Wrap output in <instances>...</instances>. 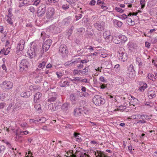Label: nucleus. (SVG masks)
Here are the masks:
<instances>
[{
    "mask_svg": "<svg viewBox=\"0 0 157 157\" xmlns=\"http://www.w3.org/2000/svg\"><path fill=\"white\" fill-rule=\"evenodd\" d=\"M40 2V0H35L33 5L37 6L39 5Z\"/></svg>",
    "mask_w": 157,
    "mask_h": 157,
    "instance_id": "51",
    "label": "nucleus"
},
{
    "mask_svg": "<svg viewBox=\"0 0 157 157\" xmlns=\"http://www.w3.org/2000/svg\"><path fill=\"white\" fill-rule=\"evenodd\" d=\"M121 18H122V19H125L127 18L128 16L125 14H123L121 15Z\"/></svg>",
    "mask_w": 157,
    "mask_h": 157,
    "instance_id": "63",
    "label": "nucleus"
},
{
    "mask_svg": "<svg viewBox=\"0 0 157 157\" xmlns=\"http://www.w3.org/2000/svg\"><path fill=\"white\" fill-rule=\"evenodd\" d=\"M80 94V97H86L89 95V94L88 93L85 91V92H79Z\"/></svg>",
    "mask_w": 157,
    "mask_h": 157,
    "instance_id": "32",
    "label": "nucleus"
},
{
    "mask_svg": "<svg viewBox=\"0 0 157 157\" xmlns=\"http://www.w3.org/2000/svg\"><path fill=\"white\" fill-rule=\"evenodd\" d=\"M96 157H106L104 153L101 151L96 150L94 153Z\"/></svg>",
    "mask_w": 157,
    "mask_h": 157,
    "instance_id": "18",
    "label": "nucleus"
},
{
    "mask_svg": "<svg viewBox=\"0 0 157 157\" xmlns=\"http://www.w3.org/2000/svg\"><path fill=\"white\" fill-rule=\"evenodd\" d=\"M128 46L129 50L131 51H133L137 47L136 44L131 41H130L128 43Z\"/></svg>",
    "mask_w": 157,
    "mask_h": 157,
    "instance_id": "15",
    "label": "nucleus"
},
{
    "mask_svg": "<svg viewBox=\"0 0 157 157\" xmlns=\"http://www.w3.org/2000/svg\"><path fill=\"white\" fill-rule=\"evenodd\" d=\"M127 73L128 75L130 78H133L135 76V71L132 65L131 64L127 71Z\"/></svg>",
    "mask_w": 157,
    "mask_h": 157,
    "instance_id": "7",
    "label": "nucleus"
},
{
    "mask_svg": "<svg viewBox=\"0 0 157 157\" xmlns=\"http://www.w3.org/2000/svg\"><path fill=\"white\" fill-rule=\"evenodd\" d=\"M147 77L148 78L152 81H155L156 80L155 76L153 74H150L149 73L148 74Z\"/></svg>",
    "mask_w": 157,
    "mask_h": 157,
    "instance_id": "29",
    "label": "nucleus"
},
{
    "mask_svg": "<svg viewBox=\"0 0 157 157\" xmlns=\"http://www.w3.org/2000/svg\"><path fill=\"white\" fill-rule=\"evenodd\" d=\"M113 22L114 26L116 27H121L123 24L121 21L116 19L113 20Z\"/></svg>",
    "mask_w": 157,
    "mask_h": 157,
    "instance_id": "19",
    "label": "nucleus"
},
{
    "mask_svg": "<svg viewBox=\"0 0 157 157\" xmlns=\"http://www.w3.org/2000/svg\"><path fill=\"white\" fill-rule=\"evenodd\" d=\"M29 64V63L27 60L26 59L22 60L20 64L19 71L22 72L27 70Z\"/></svg>",
    "mask_w": 157,
    "mask_h": 157,
    "instance_id": "1",
    "label": "nucleus"
},
{
    "mask_svg": "<svg viewBox=\"0 0 157 157\" xmlns=\"http://www.w3.org/2000/svg\"><path fill=\"white\" fill-rule=\"evenodd\" d=\"M29 10L30 11L33 13L35 12V9L33 6H30L29 8Z\"/></svg>",
    "mask_w": 157,
    "mask_h": 157,
    "instance_id": "47",
    "label": "nucleus"
},
{
    "mask_svg": "<svg viewBox=\"0 0 157 157\" xmlns=\"http://www.w3.org/2000/svg\"><path fill=\"white\" fill-rule=\"evenodd\" d=\"M46 119L44 117H41L40 119H39V120H38V119L36 120H35V121H36V122H39L41 123H43L45 122V121H46Z\"/></svg>",
    "mask_w": 157,
    "mask_h": 157,
    "instance_id": "35",
    "label": "nucleus"
},
{
    "mask_svg": "<svg viewBox=\"0 0 157 157\" xmlns=\"http://www.w3.org/2000/svg\"><path fill=\"white\" fill-rule=\"evenodd\" d=\"M18 132H17L16 133L17 136L19 135H24V134L25 132V131H23L21 130H18Z\"/></svg>",
    "mask_w": 157,
    "mask_h": 157,
    "instance_id": "45",
    "label": "nucleus"
},
{
    "mask_svg": "<svg viewBox=\"0 0 157 157\" xmlns=\"http://www.w3.org/2000/svg\"><path fill=\"white\" fill-rule=\"evenodd\" d=\"M147 87V84L146 83H144L142 86H140L139 88V90L140 91L144 90Z\"/></svg>",
    "mask_w": 157,
    "mask_h": 157,
    "instance_id": "39",
    "label": "nucleus"
},
{
    "mask_svg": "<svg viewBox=\"0 0 157 157\" xmlns=\"http://www.w3.org/2000/svg\"><path fill=\"white\" fill-rule=\"evenodd\" d=\"M7 21L8 23L11 25L13 24V17H8Z\"/></svg>",
    "mask_w": 157,
    "mask_h": 157,
    "instance_id": "42",
    "label": "nucleus"
},
{
    "mask_svg": "<svg viewBox=\"0 0 157 157\" xmlns=\"http://www.w3.org/2000/svg\"><path fill=\"white\" fill-rule=\"evenodd\" d=\"M119 37L121 41V42H124L127 40V38L124 35H120Z\"/></svg>",
    "mask_w": 157,
    "mask_h": 157,
    "instance_id": "30",
    "label": "nucleus"
},
{
    "mask_svg": "<svg viewBox=\"0 0 157 157\" xmlns=\"http://www.w3.org/2000/svg\"><path fill=\"white\" fill-rule=\"evenodd\" d=\"M2 85L4 87L10 89L12 88L13 85L12 82L7 81L3 82Z\"/></svg>",
    "mask_w": 157,
    "mask_h": 157,
    "instance_id": "13",
    "label": "nucleus"
},
{
    "mask_svg": "<svg viewBox=\"0 0 157 157\" xmlns=\"http://www.w3.org/2000/svg\"><path fill=\"white\" fill-rule=\"evenodd\" d=\"M21 97L25 98H28L30 96V91L23 92L21 94Z\"/></svg>",
    "mask_w": 157,
    "mask_h": 157,
    "instance_id": "25",
    "label": "nucleus"
},
{
    "mask_svg": "<svg viewBox=\"0 0 157 157\" xmlns=\"http://www.w3.org/2000/svg\"><path fill=\"white\" fill-rule=\"evenodd\" d=\"M79 133L75 132L74 133V136L75 138L76 141L78 142H81L82 141L81 137L79 136L80 135Z\"/></svg>",
    "mask_w": 157,
    "mask_h": 157,
    "instance_id": "21",
    "label": "nucleus"
},
{
    "mask_svg": "<svg viewBox=\"0 0 157 157\" xmlns=\"http://www.w3.org/2000/svg\"><path fill=\"white\" fill-rule=\"evenodd\" d=\"M127 21L128 24L129 25H133L135 24L134 21H132L130 18H128Z\"/></svg>",
    "mask_w": 157,
    "mask_h": 157,
    "instance_id": "33",
    "label": "nucleus"
},
{
    "mask_svg": "<svg viewBox=\"0 0 157 157\" xmlns=\"http://www.w3.org/2000/svg\"><path fill=\"white\" fill-rule=\"evenodd\" d=\"M58 26L57 25H52L50 26V29L55 33H59L60 32V29Z\"/></svg>",
    "mask_w": 157,
    "mask_h": 157,
    "instance_id": "12",
    "label": "nucleus"
},
{
    "mask_svg": "<svg viewBox=\"0 0 157 157\" xmlns=\"http://www.w3.org/2000/svg\"><path fill=\"white\" fill-rule=\"evenodd\" d=\"M35 50V48L34 47L33 48L32 47L30 48V50L29 51V55L30 58L32 59L36 56V53Z\"/></svg>",
    "mask_w": 157,
    "mask_h": 157,
    "instance_id": "14",
    "label": "nucleus"
},
{
    "mask_svg": "<svg viewBox=\"0 0 157 157\" xmlns=\"http://www.w3.org/2000/svg\"><path fill=\"white\" fill-rule=\"evenodd\" d=\"M143 120H139L138 122H137V123H146V121H145L144 120V118H141Z\"/></svg>",
    "mask_w": 157,
    "mask_h": 157,
    "instance_id": "61",
    "label": "nucleus"
},
{
    "mask_svg": "<svg viewBox=\"0 0 157 157\" xmlns=\"http://www.w3.org/2000/svg\"><path fill=\"white\" fill-rule=\"evenodd\" d=\"M6 105V104L4 103H0V109L3 108Z\"/></svg>",
    "mask_w": 157,
    "mask_h": 157,
    "instance_id": "60",
    "label": "nucleus"
},
{
    "mask_svg": "<svg viewBox=\"0 0 157 157\" xmlns=\"http://www.w3.org/2000/svg\"><path fill=\"white\" fill-rule=\"evenodd\" d=\"M145 46L147 48H149L150 46V44L148 42H146L145 43Z\"/></svg>",
    "mask_w": 157,
    "mask_h": 157,
    "instance_id": "64",
    "label": "nucleus"
},
{
    "mask_svg": "<svg viewBox=\"0 0 157 157\" xmlns=\"http://www.w3.org/2000/svg\"><path fill=\"white\" fill-rule=\"evenodd\" d=\"M69 85V82L67 81L63 82L62 83L60 84V86L62 87H65L66 86H68Z\"/></svg>",
    "mask_w": 157,
    "mask_h": 157,
    "instance_id": "38",
    "label": "nucleus"
},
{
    "mask_svg": "<svg viewBox=\"0 0 157 157\" xmlns=\"http://www.w3.org/2000/svg\"><path fill=\"white\" fill-rule=\"evenodd\" d=\"M29 1L27 0H24L22 2L19 3V7H21L25 6H28L29 5Z\"/></svg>",
    "mask_w": 157,
    "mask_h": 157,
    "instance_id": "23",
    "label": "nucleus"
},
{
    "mask_svg": "<svg viewBox=\"0 0 157 157\" xmlns=\"http://www.w3.org/2000/svg\"><path fill=\"white\" fill-rule=\"evenodd\" d=\"M105 23L102 21H97L94 23V27L98 30L101 31L104 29Z\"/></svg>",
    "mask_w": 157,
    "mask_h": 157,
    "instance_id": "8",
    "label": "nucleus"
},
{
    "mask_svg": "<svg viewBox=\"0 0 157 157\" xmlns=\"http://www.w3.org/2000/svg\"><path fill=\"white\" fill-rule=\"evenodd\" d=\"M52 40L50 39L47 40L42 45L43 52H46L50 48L51 45Z\"/></svg>",
    "mask_w": 157,
    "mask_h": 157,
    "instance_id": "10",
    "label": "nucleus"
},
{
    "mask_svg": "<svg viewBox=\"0 0 157 157\" xmlns=\"http://www.w3.org/2000/svg\"><path fill=\"white\" fill-rule=\"evenodd\" d=\"M62 7L63 10H67L69 7V5L67 4H64L62 6Z\"/></svg>",
    "mask_w": 157,
    "mask_h": 157,
    "instance_id": "52",
    "label": "nucleus"
},
{
    "mask_svg": "<svg viewBox=\"0 0 157 157\" xmlns=\"http://www.w3.org/2000/svg\"><path fill=\"white\" fill-rule=\"evenodd\" d=\"M113 42L116 44H119L121 43L119 36H114L113 38Z\"/></svg>",
    "mask_w": 157,
    "mask_h": 157,
    "instance_id": "27",
    "label": "nucleus"
},
{
    "mask_svg": "<svg viewBox=\"0 0 157 157\" xmlns=\"http://www.w3.org/2000/svg\"><path fill=\"white\" fill-rule=\"evenodd\" d=\"M25 42L24 40H20L18 44L17 47V49L19 51H22L24 48V44Z\"/></svg>",
    "mask_w": 157,
    "mask_h": 157,
    "instance_id": "16",
    "label": "nucleus"
},
{
    "mask_svg": "<svg viewBox=\"0 0 157 157\" xmlns=\"http://www.w3.org/2000/svg\"><path fill=\"white\" fill-rule=\"evenodd\" d=\"M81 108H76L74 111V115L76 117H78L81 114Z\"/></svg>",
    "mask_w": 157,
    "mask_h": 157,
    "instance_id": "24",
    "label": "nucleus"
},
{
    "mask_svg": "<svg viewBox=\"0 0 157 157\" xmlns=\"http://www.w3.org/2000/svg\"><path fill=\"white\" fill-rule=\"evenodd\" d=\"M74 29V27L73 26H71V27L67 31V35L68 36V39H69V37L71 36V35L72 34L73 31Z\"/></svg>",
    "mask_w": 157,
    "mask_h": 157,
    "instance_id": "26",
    "label": "nucleus"
},
{
    "mask_svg": "<svg viewBox=\"0 0 157 157\" xmlns=\"http://www.w3.org/2000/svg\"><path fill=\"white\" fill-rule=\"evenodd\" d=\"M46 6L44 4H41L39 7L37 11V15L42 17L46 11Z\"/></svg>",
    "mask_w": 157,
    "mask_h": 157,
    "instance_id": "5",
    "label": "nucleus"
},
{
    "mask_svg": "<svg viewBox=\"0 0 157 157\" xmlns=\"http://www.w3.org/2000/svg\"><path fill=\"white\" fill-rule=\"evenodd\" d=\"M42 96V94L40 92L36 93L34 96V101L35 103L37 102Z\"/></svg>",
    "mask_w": 157,
    "mask_h": 157,
    "instance_id": "17",
    "label": "nucleus"
},
{
    "mask_svg": "<svg viewBox=\"0 0 157 157\" xmlns=\"http://www.w3.org/2000/svg\"><path fill=\"white\" fill-rule=\"evenodd\" d=\"M6 94H0V100H3L4 98L6 97Z\"/></svg>",
    "mask_w": 157,
    "mask_h": 157,
    "instance_id": "53",
    "label": "nucleus"
},
{
    "mask_svg": "<svg viewBox=\"0 0 157 157\" xmlns=\"http://www.w3.org/2000/svg\"><path fill=\"white\" fill-rule=\"evenodd\" d=\"M57 95L55 93H51L49 95V98L48 101L52 102L55 101L57 99Z\"/></svg>",
    "mask_w": 157,
    "mask_h": 157,
    "instance_id": "11",
    "label": "nucleus"
},
{
    "mask_svg": "<svg viewBox=\"0 0 157 157\" xmlns=\"http://www.w3.org/2000/svg\"><path fill=\"white\" fill-rule=\"evenodd\" d=\"M82 16V14H79L75 16L76 20H78L80 19Z\"/></svg>",
    "mask_w": 157,
    "mask_h": 157,
    "instance_id": "59",
    "label": "nucleus"
},
{
    "mask_svg": "<svg viewBox=\"0 0 157 157\" xmlns=\"http://www.w3.org/2000/svg\"><path fill=\"white\" fill-rule=\"evenodd\" d=\"M96 3V1L95 0H91L89 3V5L90 6L94 5Z\"/></svg>",
    "mask_w": 157,
    "mask_h": 157,
    "instance_id": "58",
    "label": "nucleus"
},
{
    "mask_svg": "<svg viewBox=\"0 0 157 157\" xmlns=\"http://www.w3.org/2000/svg\"><path fill=\"white\" fill-rule=\"evenodd\" d=\"M100 87L101 89H104L107 88V84L101 83L100 84Z\"/></svg>",
    "mask_w": 157,
    "mask_h": 157,
    "instance_id": "56",
    "label": "nucleus"
},
{
    "mask_svg": "<svg viewBox=\"0 0 157 157\" xmlns=\"http://www.w3.org/2000/svg\"><path fill=\"white\" fill-rule=\"evenodd\" d=\"M10 48H7L6 50H5V52H4V54L5 55H7L10 52Z\"/></svg>",
    "mask_w": 157,
    "mask_h": 157,
    "instance_id": "54",
    "label": "nucleus"
},
{
    "mask_svg": "<svg viewBox=\"0 0 157 157\" xmlns=\"http://www.w3.org/2000/svg\"><path fill=\"white\" fill-rule=\"evenodd\" d=\"M103 36L104 38L106 40H109L111 36L110 32L108 31H105L103 33Z\"/></svg>",
    "mask_w": 157,
    "mask_h": 157,
    "instance_id": "22",
    "label": "nucleus"
},
{
    "mask_svg": "<svg viewBox=\"0 0 157 157\" xmlns=\"http://www.w3.org/2000/svg\"><path fill=\"white\" fill-rule=\"evenodd\" d=\"M5 149L6 148L4 146H0V154L3 153Z\"/></svg>",
    "mask_w": 157,
    "mask_h": 157,
    "instance_id": "43",
    "label": "nucleus"
},
{
    "mask_svg": "<svg viewBox=\"0 0 157 157\" xmlns=\"http://www.w3.org/2000/svg\"><path fill=\"white\" fill-rule=\"evenodd\" d=\"M11 9H10L8 11V15H7V16L8 17H13V16L11 13Z\"/></svg>",
    "mask_w": 157,
    "mask_h": 157,
    "instance_id": "50",
    "label": "nucleus"
},
{
    "mask_svg": "<svg viewBox=\"0 0 157 157\" xmlns=\"http://www.w3.org/2000/svg\"><path fill=\"white\" fill-rule=\"evenodd\" d=\"M80 157H90V155L88 154H86V153H82L80 154Z\"/></svg>",
    "mask_w": 157,
    "mask_h": 157,
    "instance_id": "55",
    "label": "nucleus"
},
{
    "mask_svg": "<svg viewBox=\"0 0 157 157\" xmlns=\"http://www.w3.org/2000/svg\"><path fill=\"white\" fill-rule=\"evenodd\" d=\"M149 98L150 99H152L156 97L155 92L154 90H150L148 93Z\"/></svg>",
    "mask_w": 157,
    "mask_h": 157,
    "instance_id": "20",
    "label": "nucleus"
},
{
    "mask_svg": "<svg viewBox=\"0 0 157 157\" xmlns=\"http://www.w3.org/2000/svg\"><path fill=\"white\" fill-rule=\"evenodd\" d=\"M121 51H119V54L118 56L120 59L123 62L125 61L127 59V54L125 53V50L123 48L121 49Z\"/></svg>",
    "mask_w": 157,
    "mask_h": 157,
    "instance_id": "3",
    "label": "nucleus"
},
{
    "mask_svg": "<svg viewBox=\"0 0 157 157\" xmlns=\"http://www.w3.org/2000/svg\"><path fill=\"white\" fill-rule=\"evenodd\" d=\"M101 9L104 10H106L108 9V7L107 6H105L104 4V3L102 5H101Z\"/></svg>",
    "mask_w": 157,
    "mask_h": 157,
    "instance_id": "57",
    "label": "nucleus"
},
{
    "mask_svg": "<svg viewBox=\"0 0 157 157\" xmlns=\"http://www.w3.org/2000/svg\"><path fill=\"white\" fill-rule=\"evenodd\" d=\"M67 2L70 4H73L75 2V0H68Z\"/></svg>",
    "mask_w": 157,
    "mask_h": 157,
    "instance_id": "62",
    "label": "nucleus"
},
{
    "mask_svg": "<svg viewBox=\"0 0 157 157\" xmlns=\"http://www.w3.org/2000/svg\"><path fill=\"white\" fill-rule=\"evenodd\" d=\"M34 107L38 111H40L41 110V106L40 104H36L34 105Z\"/></svg>",
    "mask_w": 157,
    "mask_h": 157,
    "instance_id": "37",
    "label": "nucleus"
},
{
    "mask_svg": "<svg viewBox=\"0 0 157 157\" xmlns=\"http://www.w3.org/2000/svg\"><path fill=\"white\" fill-rule=\"evenodd\" d=\"M68 109V105L67 103L64 104L61 106V109L63 111H66Z\"/></svg>",
    "mask_w": 157,
    "mask_h": 157,
    "instance_id": "36",
    "label": "nucleus"
},
{
    "mask_svg": "<svg viewBox=\"0 0 157 157\" xmlns=\"http://www.w3.org/2000/svg\"><path fill=\"white\" fill-rule=\"evenodd\" d=\"M141 117H144L145 118V119L146 120H150L151 119V117L152 116V115H151L150 116L148 115H141Z\"/></svg>",
    "mask_w": 157,
    "mask_h": 157,
    "instance_id": "40",
    "label": "nucleus"
},
{
    "mask_svg": "<svg viewBox=\"0 0 157 157\" xmlns=\"http://www.w3.org/2000/svg\"><path fill=\"white\" fill-rule=\"evenodd\" d=\"M115 9L117 12H120V13L123 12H124V11L121 8H119V7H116L115 8Z\"/></svg>",
    "mask_w": 157,
    "mask_h": 157,
    "instance_id": "48",
    "label": "nucleus"
},
{
    "mask_svg": "<svg viewBox=\"0 0 157 157\" xmlns=\"http://www.w3.org/2000/svg\"><path fill=\"white\" fill-rule=\"evenodd\" d=\"M64 65L66 67L71 66L73 65V62H72V60H71L66 62Z\"/></svg>",
    "mask_w": 157,
    "mask_h": 157,
    "instance_id": "41",
    "label": "nucleus"
},
{
    "mask_svg": "<svg viewBox=\"0 0 157 157\" xmlns=\"http://www.w3.org/2000/svg\"><path fill=\"white\" fill-rule=\"evenodd\" d=\"M99 80L102 82L105 83L106 82V80L103 76H101L99 78Z\"/></svg>",
    "mask_w": 157,
    "mask_h": 157,
    "instance_id": "49",
    "label": "nucleus"
},
{
    "mask_svg": "<svg viewBox=\"0 0 157 157\" xmlns=\"http://www.w3.org/2000/svg\"><path fill=\"white\" fill-rule=\"evenodd\" d=\"M46 62L44 61H43L42 63H40L38 66V67L41 68H43L45 66Z\"/></svg>",
    "mask_w": 157,
    "mask_h": 157,
    "instance_id": "44",
    "label": "nucleus"
},
{
    "mask_svg": "<svg viewBox=\"0 0 157 157\" xmlns=\"http://www.w3.org/2000/svg\"><path fill=\"white\" fill-rule=\"evenodd\" d=\"M59 51L63 56L67 55L68 52L67 46L64 44H62L60 46Z\"/></svg>",
    "mask_w": 157,
    "mask_h": 157,
    "instance_id": "6",
    "label": "nucleus"
},
{
    "mask_svg": "<svg viewBox=\"0 0 157 157\" xmlns=\"http://www.w3.org/2000/svg\"><path fill=\"white\" fill-rule=\"evenodd\" d=\"M82 72V71L80 70H74L73 71V73L74 75H81Z\"/></svg>",
    "mask_w": 157,
    "mask_h": 157,
    "instance_id": "34",
    "label": "nucleus"
},
{
    "mask_svg": "<svg viewBox=\"0 0 157 157\" xmlns=\"http://www.w3.org/2000/svg\"><path fill=\"white\" fill-rule=\"evenodd\" d=\"M20 126L22 128H25L27 127H28V125L26 123L24 122V123H21L20 124Z\"/></svg>",
    "mask_w": 157,
    "mask_h": 157,
    "instance_id": "46",
    "label": "nucleus"
},
{
    "mask_svg": "<svg viewBox=\"0 0 157 157\" xmlns=\"http://www.w3.org/2000/svg\"><path fill=\"white\" fill-rule=\"evenodd\" d=\"M141 117V115L140 114H133L130 117V119H139Z\"/></svg>",
    "mask_w": 157,
    "mask_h": 157,
    "instance_id": "28",
    "label": "nucleus"
},
{
    "mask_svg": "<svg viewBox=\"0 0 157 157\" xmlns=\"http://www.w3.org/2000/svg\"><path fill=\"white\" fill-rule=\"evenodd\" d=\"M54 9L52 7H49L47 9L46 13V17L47 18H52L55 13Z\"/></svg>",
    "mask_w": 157,
    "mask_h": 157,
    "instance_id": "9",
    "label": "nucleus"
},
{
    "mask_svg": "<svg viewBox=\"0 0 157 157\" xmlns=\"http://www.w3.org/2000/svg\"><path fill=\"white\" fill-rule=\"evenodd\" d=\"M79 91H78L77 93L71 94L70 95V99L72 103L75 104V101L78 100L80 97Z\"/></svg>",
    "mask_w": 157,
    "mask_h": 157,
    "instance_id": "4",
    "label": "nucleus"
},
{
    "mask_svg": "<svg viewBox=\"0 0 157 157\" xmlns=\"http://www.w3.org/2000/svg\"><path fill=\"white\" fill-rule=\"evenodd\" d=\"M69 80L70 81L73 82L75 83V82L80 81V78L79 77H75L73 79L70 78Z\"/></svg>",
    "mask_w": 157,
    "mask_h": 157,
    "instance_id": "31",
    "label": "nucleus"
},
{
    "mask_svg": "<svg viewBox=\"0 0 157 157\" xmlns=\"http://www.w3.org/2000/svg\"><path fill=\"white\" fill-rule=\"evenodd\" d=\"M93 102L96 105L99 106L105 103L104 99L100 95L94 96L93 99Z\"/></svg>",
    "mask_w": 157,
    "mask_h": 157,
    "instance_id": "2",
    "label": "nucleus"
}]
</instances>
